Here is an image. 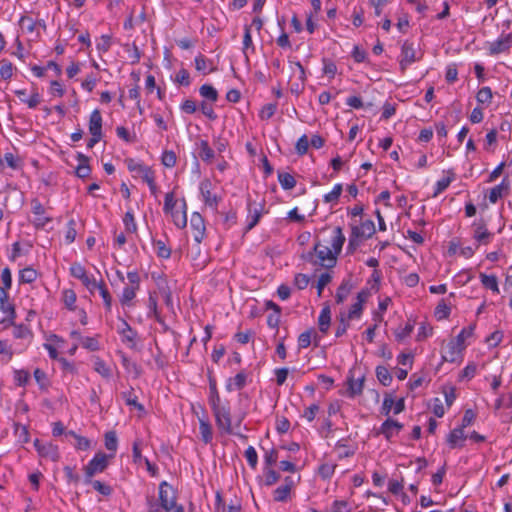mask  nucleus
I'll return each mask as SVG.
<instances>
[{"instance_id": "1", "label": "nucleus", "mask_w": 512, "mask_h": 512, "mask_svg": "<svg viewBox=\"0 0 512 512\" xmlns=\"http://www.w3.org/2000/svg\"><path fill=\"white\" fill-rule=\"evenodd\" d=\"M302 259L313 265H319L325 268H332L337 263V256L332 250L323 246L318 238H316L313 249L302 255Z\"/></svg>"}, {"instance_id": "43", "label": "nucleus", "mask_w": 512, "mask_h": 512, "mask_svg": "<svg viewBox=\"0 0 512 512\" xmlns=\"http://www.w3.org/2000/svg\"><path fill=\"white\" fill-rule=\"evenodd\" d=\"M313 333H315L314 328H310L299 335V337H298L299 349H304L311 345Z\"/></svg>"}, {"instance_id": "33", "label": "nucleus", "mask_w": 512, "mask_h": 512, "mask_svg": "<svg viewBox=\"0 0 512 512\" xmlns=\"http://www.w3.org/2000/svg\"><path fill=\"white\" fill-rule=\"evenodd\" d=\"M199 429H200V434H201L202 441L205 444L210 443L212 441V439H213V433H212L211 424L208 421L204 420V419H200L199 420Z\"/></svg>"}, {"instance_id": "30", "label": "nucleus", "mask_w": 512, "mask_h": 512, "mask_svg": "<svg viewBox=\"0 0 512 512\" xmlns=\"http://www.w3.org/2000/svg\"><path fill=\"white\" fill-rule=\"evenodd\" d=\"M209 380V404L210 406L219 404L221 402V398L217 389V384L215 378L212 376L211 373L208 375Z\"/></svg>"}, {"instance_id": "36", "label": "nucleus", "mask_w": 512, "mask_h": 512, "mask_svg": "<svg viewBox=\"0 0 512 512\" xmlns=\"http://www.w3.org/2000/svg\"><path fill=\"white\" fill-rule=\"evenodd\" d=\"M38 277L37 271L32 267H26L19 272V281L21 283H33Z\"/></svg>"}, {"instance_id": "10", "label": "nucleus", "mask_w": 512, "mask_h": 512, "mask_svg": "<svg viewBox=\"0 0 512 512\" xmlns=\"http://www.w3.org/2000/svg\"><path fill=\"white\" fill-rule=\"evenodd\" d=\"M31 205L32 212L36 215L34 220L35 227L38 229L44 228L48 222L52 221V218L45 216V208L38 199H33Z\"/></svg>"}, {"instance_id": "41", "label": "nucleus", "mask_w": 512, "mask_h": 512, "mask_svg": "<svg viewBox=\"0 0 512 512\" xmlns=\"http://www.w3.org/2000/svg\"><path fill=\"white\" fill-rule=\"evenodd\" d=\"M337 319L339 321V324L336 328V331H335V336L337 338L339 337H342L346 332H347V329L349 327V320L347 317H346V313L345 312H340V314L337 316Z\"/></svg>"}, {"instance_id": "48", "label": "nucleus", "mask_w": 512, "mask_h": 512, "mask_svg": "<svg viewBox=\"0 0 512 512\" xmlns=\"http://www.w3.org/2000/svg\"><path fill=\"white\" fill-rule=\"evenodd\" d=\"M77 296L74 290L72 289H66L63 291V301L65 306L69 310H75V302H76Z\"/></svg>"}, {"instance_id": "2", "label": "nucleus", "mask_w": 512, "mask_h": 512, "mask_svg": "<svg viewBox=\"0 0 512 512\" xmlns=\"http://www.w3.org/2000/svg\"><path fill=\"white\" fill-rule=\"evenodd\" d=\"M217 427L226 434L232 433L230 408L228 405L219 404L211 406Z\"/></svg>"}, {"instance_id": "25", "label": "nucleus", "mask_w": 512, "mask_h": 512, "mask_svg": "<svg viewBox=\"0 0 512 512\" xmlns=\"http://www.w3.org/2000/svg\"><path fill=\"white\" fill-rule=\"evenodd\" d=\"M446 173H447L446 177H443L442 179L437 181L433 197H436L437 195L442 193L444 190H446L448 188V186L451 184V182L455 180L456 174L454 173V171L452 169L447 170Z\"/></svg>"}, {"instance_id": "40", "label": "nucleus", "mask_w": 512, "mask_h": 512, "mask_svg": "<svg viewBox=\"0 0 512 512\" xmlns=\"http://www.w3.org/2000/svg\"><path fill=\"white\" fill-rule=\"evenodd\" d=\"M199 93L202 97L210 100L211 102H216L218 100V92L210 84H203L199 89Z\"/></svg>"}, {"instance_id": "45", "label": "nucleus", "mask_w": 512, "mask_h": 512, "mask_svg": "<svg viewBox=\"0 0 512 512\" xmlns=\"http://www.w3.org/2000/svg\"><path fill=\"white\" fill-rule=\"evenodd\" d=\"M492 90L490 87H482L476 95V100L480 104H490L492 100Z\"/></svg>"}, {"instance_id": "39", "label": "nucleus", "mask_w": 512, "mask_h": 512, "mask_svg": "<svg viewBox=\"0 0 512 512\" xmlns=\"http://www.w3.org/2000/svg\"><path fill=\"white\" fill-rule=\"evenodd\" d=\"M414 330V322H411V321H408L406 323V325L401 328V327H398L395 331H394V335H395V339L398 341V342H401L403 341L405 338H407L408 336H410V334L413 332Z\"/></svg>"}, {"instance_id": "53", "label": "nucleus", "mask_w": 512, "mask_h": 512, "mask_svg": "<svg viewBox=\"0 0 512 512\" xmlns=\"http://www.w3.org/2000/svg\"><path fill=\"white\" fill-rule=\"evenodd\" d=\"M387 423H389L388 418L381 424L379 430H377L376 432V435L382 434L384 435L387 441H391L392 437L397 434L395 433V430L392 427V425L386 426Z\"/></svg>"}, {"instance_id": "17", "label": "nucleus", "mask_w": 512, "mask_h": 512, "mask_svg": "<svg viewBox=\"0 0 512 512\" xmlns=\"http://www.w3.org/2000/svg\"><path fill=\"white\" fill-rule=\"evenodd\" d=\"M510 185L507 177H505L502 182L490 190L488 195L489 201L491 203H496L500 198L509 193Z\"/></svg>"}, {"instance_id": "37", "label": "nucleus", "mask_w": 512, "mask_h": 512, "mask_svg": "<svg viewBox=\"0 0 512 512\" xmlns=\"http://www.w3.org/2000/svg\"><path fill=\"white\" fill-rule=\"evenodd\" d=\"M248 210H249V215H248V223H247V226L245 229L246 232L253 229L257 225V223L259 222V220L261 218V210L254 209L252 211L250 201H248Z\"/></svg>"}, {"instance_id": "46", "label": "nucleus", "mask_w": 512, "mask_h": 512, "mask_svg": "<svg viewBox=\"0 0 512 512\" xmlns=\"http://www.w3.org/2000/svg\"><path fill=\"white\" fill-rule=\"evenodd\" d=\"M156 254L159 258L168 259L171 256V248L167 247L162 240H155Z\"/></svg>"}, {"instance_id": "38", "label": "nucleus", "mask_w": 512, "mask_h": 512, "mask_svg": "<svg viewBox=\"0 0 512 512\" xmlns=\"http://www.w3.org/2000/svg\"><path fill=\"white\" fill-rule=\"evenodd\" d=\"M450 313L451 307L446 304L444 299L440 300L434 311V315L437 318V320L447 319Z\"/></svg>"}, {"instance_id": "7", "label": "nucleus", "mask_w": 512, "mask_h": 512, "mask_svg": "<svg viewBox=\"0 0 512 512\" xmlns=\"http://www.w3.org/2000/svg\"><path fill=\"white\" fill-rule=\"evenodd\" d=\"M190 226L194 230V240L197 243H201L205 236V221L202 215L198 212H194L191 215Z\"/></svg>"}, {"instance_id": "29", "label": "nucleus", "mask_w": 512, "mask_h": 512, "mask_svg": "<svg viewBox=\"0 0 512 512\" xmlns=\"http://www.w3.org/2000/svg\"><path fill=\"white\" fill-rule=\"evenodd\" d=\"M122 398L124 399L126 405L134 406L138 411L143 412L144 406L138 402L137 396L134 394L133 387H130L128 391H124L121 393Z\"/></svg>"}, {"instance_id": "21", "label": "nucleus", "mask_w": 512, "mask_h": 512, "mask_svg": "<svg viewBox=\"0 0 512 512\" xmlns=\"http://www.w3.org/2000/svg\"><path fill=\"white\" fill-rule=\"evenodd\" d=\"M247 374L244 371L237 373L234 377L228 379L226 383V390L231 392L233 390H241L245 387Z\"/></svg>"}, {"instance_id": "54", "label": "nucleus", "mask_w": 512, "mask_h": 512, "mask_svg": "<svg viewBox=\"0 0 512 512\" xmlns=\"http://www.w3.org/2000/svg\"><path fill=\"white\" fill-rule=\"evenodd\" d=\"M94 369L97 373H99L102 377L109 379L112 375L111 369L106 365V363L101 360L97 359L94 363Z\"/></svg>"}, {"instance_id": "16", "label": "nucleus", "mask_w": 512, "mask_h": 512, "mask_svg": "<svg viewBox=\"0 0 512 512\" xmlns=\"http://www.w3.org/2000/svg\"><path fill=\"white\" fill-rule=\"evenodd\" d=\"M7 290L9 289L0 287V310L9 315L10 323L13 324V320L16 317V311L15 307L8 303L9 295Z\"/></svg>"}, {"instance_id": "62", "label": "nucleus", "mask_w": 512, "mask_h": 512, "mask_svg": "<svg viewBox=\"0 0 512 512\" xmlns=\"http://www.w3.org/2000/svg\"><path fill=\"white\" fill-rule=\"evenodd\" d=\"M245 457L247 459L248 464L252 469H255L258 464V455L253 446H249L245 451Z\"/></svg>"}, {"instance_id": "44", "label": "nucleus", "mask_w": 512, "mask_h": 512, "mask_svg": "<svg viewBox=\"0 0 512 512\" xmlns=\"http://www.w3.org/2000/svg\"><path fill=\"white\" fill-rule=\"evenodd\" d=\"M335 468L336 464L334 463H323L318 468V474L324 480L330 479L334 474Z\"/></svg>"}, {"instance_id": "60", "label": "nucleus", "mask_w": 512, "mask_h": 512, "mask_svg": "<svg viewBox=\"0 0 512 512\" xmlns=\"http://www.w3.org/2000/svg\"><path fill=\"white\" fill-rule=\"evenodd\" d=\"M14 380L18 386H25L30 380V374L26 370H15Z\"/></svg>"}, {"instance_id": "63", "label": "nucleus", "mask_w": 512, "mask_h": 512, "mask_svg": "<svg viewBox=\"0 0 512 512\" xmlns=\"http://www.w3.org/2000/svg\"><path fill=\"white\" fill-rule=\"evenodd\" d=\"M278 460V451L272 448L269 451H266L264 455V464L265 468H272L273 465L276 464Z\"/></svg>"}, {"instance_id": "18", "label": "nucleus", "mask_w": 512, "mask_h": 512, "mask_svg": "<svg viewBox=\"0 0 512 512\" xmlns=\"http://www.w3.org/2000/svg\"><path fill=\"white\" fill-rule=\"evenodd\" d=\"M76 158L79 162L78 166L75 169L76 176L81 179L89 177L91 173V167L89 165L90 158L81 152L77 153Z\"/></svg>"}, {"instance_id": "27", "label": "nucleus", "mask_w": 512, "mask_h": 512, "mask_svg": "<svg viewBox=\"0 0 512 512\" xmlns=\"http://www.w3.org/2000/svg\"><path fill=\"white\" fill-rule=\"evenodd\" d=\"M186 209H187L186 201L183 199L182 200V211L170 212V214L173 218V222L178 228H184L187 225Z\"/></svg>"}, {"instance_id": "56", "label": "nucleus", "mask_w": 512, "mask_h": 512, "mask_svg": "<svg viewBox=\"0 0 512 512\" xmlns=\"http://www.w3.org/2000/svg\"><path fill=\"white\" fill-rule=\"evenodd\" d=\"M99 293L103 299L106 310L110 311L112 306V297L103 281H101V286H99Z\"/></svg>"}, {"instance_id": "59", "label": "nucleus", "mask_w": 512, "mask_h": 512, "mask_svg": "<svg viewBox=\"0 0 512 512\" xmlns=\"http://www.w3.org/2000/svg\"><path fill=\"white\" fill-rule=\"evenodd\" d=\"M276 110H277L276 103L266 104L262 107L259 116L262 120H268L275 114Z\"/></svg>"}, {"instance_id": "3", "label": "nucleus", "mask_w": 512, "mask_h": 512, "mask_svg": "<svg viewBox=\"0 0 512 512\" xmlns=\"http://www.w3.org/2000/svg\"><path fill=\"white\" fill-rule=\"evenodd\" d=\"M108 455L103 452H98L94 457L84 466V472H88L90 475H96L104 472L108 467Z\"/></svg>"}, {"instance_id": "23", "label": "nucleus", "mask_w": 512, "mask_h": 512, "mask_svg": "<svg viewBox=\"0 0 512 512\" xmlns=\"http://www.w3.org/2000/svg\"><path fill=\"white\" fill-rule=\"evenodd\" d=\"M198 156L206 163H211L215 153L214 150L209 146L207 140H200L198 143Z\"/></svg>"}, {"instance_id": "19", "label": "nucleus", "mask_w": 512, "mask_h": 512, "mask_svg": "<svg viewBox=\"0 0 512 512\" xmlns=\"http://www.w3.org/2000/svg\"><path fill=\"white\" fill-rule=\"evenodd\" d=\"M364 381H365V376H362L357 380L354 379L353 375L348 376L347 377L348 396L351 398H354L355 396L361 395L363 392V388H364Z\"/></svg>"}, {"instance_id": "26", "label": "nucleus", "mask_w": 512, "mask_h": 512, "mask_svg": "<svg viewBox=\"0 0 512 512\" xmlns=\"http://www.w3.org/2000/svg\"><path fill=\"white\" fill-rule=\"evenodd\" d=\"M123 328L120 330V334L122 335V340L130 344V347L133 348L135 346V338L137 337V332L132 329V327L127 323V321L122 320Z\"/></svg>"}, {"instance_id": "32", "label": "nucleus", "mask_w": 512, "mask_h": 512, "mask_svg": "<svg viewBox=\"0 0 512 512\" xmlns=\"http://www.w3.org/2000/svg\"><path fill=\"white\" fill-rule=\"evenodd\" d=\"M479 277L484 288L489 289L495 293H499L498 280L495 275L480 273Z\"/></svg>"}, {"instance_id": "9", "label": "nucleus", "mask_w": 512, "mask_h": 512, "mask_svg": "<svg viewBox=\"0 0 512 512\" xmlns=\"http://www.w3.org/2000/svg\"><path fill=\"white\" fill-rule=\"evenodd\" d=\"M512 46V35H502L496 41L490 43L488 51L490 55H498L507 52Z\"/></svg>"}, {"instance_id": "12", "label": "nucleus", "mask_w": 512, "mask_h": 512, "mask_svg": "<svg viewBox=\"0 0 512 512\" xmlns=\"http://www.w3.org/2000/svg\"><path fill=\"white\" fill-rule=\"evenodd\" d=\"M465 347V345L460 344L456 340H451L447 344V351L442 355L443 361L455 362L460 357Z\"/></svg>"}, {"instance_id": "4", "label": "nucleus", "mask_w": 512, "mask_h": 512, "mask_svg": "<svg viewBox=\"0 0 512 512\" xmlns=\"http://www.w3.org/2000/svg\"><path fill=\"white\" fill-rule=\"evenodd\" d=\"M472 228L473 239L477 242V247H479L481 244H488L494 235L487 229V225L484 219L474 221L472 223Z\"/></svg>"}, {"instance_id": "31", "label": "nucleus", "mask_w": 512, "mask_h": 512, "mask_svg": "<svg viewBox=\"0 0 512 512\" xmlns=\"http://www.w3.org/2000/svg\"><path fill=\"white\" fill-rule=\"evenodd\" d=\"M121 362L123 367L128 373H132L134 378H138L141 375V368L137 363L131 361L129 357H127L125 354L121 355Z\"/></svg>"}, {"instance_id": "22", "label": "nucleus", "mask_w": 512, "mask_h": 512, "mask_svg": "<svg viewBox=\"0 0 512 512\" xmlns=\"http://www.w3.org/2000/svg\"><path fill=\"white\" fill-rule=\"evenodd\" d=\"M331 324V310L328 304H325L322 308L320 315L318 317V326L320 332L326 334L330 328Z\"/></svg>"}, {"instance_id": "13", "label": "nucleus", "mask_w": 512, "mask_h": 512, "mask_svg": "<svg viewBox=\"0 0 512 512\" xmlns=\"http://www.w3.org/2000/svg\"><path fill=\"white\" fill-rule=\"evenodd\" d=\"M354 284L352 282V276L349 275L347 278L343 279L341 284L336 290L335 294V301L337 304H342L348 295L350 294L351 290L353 289Z\"/></svg>"}, {"instance_id": "50", "label": "nucleus", "mask_w": 512, "mask_h": 512, "mask_svg": "<svg viewBox=\"0 0 512 512\" xmlns=\"http://www.w3.org/2000/svg\"><path fill=\"white\" fill-rule=\"evenodd\" d=\"M123 223L127 232L135 233L137 231V225L132 211H127L125 213L123 217Z\"/></svg>"}, {"instance_id": "8", "label": "nucleus", "mask_w": 512, "mask_h": 512, "mask_svg": "<svg viewBox=\"0 0 512 512\" xmlns=\"http://www.w3.org/2000/svg\"><path fill=\"white\" fill-rule=\"evenodd\" d=\"M351 231L354 233L355 237H360L361 239L362 238L368 239V238H371L375 234L376 229H375L374 222L370 219H367V220L361 222L360 225L352 224Z\"/></svg>"}, {"instance_id": "35", "label": "nucleus", "mask_w": 512, "mask_h": 512, "mask_svg": "<svg viewBox=\"0 0 512 512\" xmlns=\"http://www.w3.org/2000/svg\"><path fill=\"white\" fill-rule=\"evenodd\" d=\"M278 181L284 190H291L296 186L294 176L287 172H278Z\"/></svg>"}, {"instance_id": "64", "label": "nucleus", "mask_w": 512, "mask_h": 512, "mask_svg": "<svg viewBox=\"0 0 512 512\" xmlns=\"http://www.w3.org/2000/svg\"><path fill=\"white\" fill-rule=\"evenodd\" d=\"M147 505H148V511L146 512H169L172 509L170 508H163L160 506V504L157 503V501L153 497H147Z\"/></svg>"}, {"instance_id": "5", "label": "nucleus", "mask_w": 512, "mask_h": 512, "mask_svg": "<svg viewBox=\"0 0 512 512\" xmlns=\"http://www.w3.org/2000/svg\"><path fill=\"white\" fill-rule=\"evenodd\" d=\"M163 508L173 509L176 504V496L174 495L172 486L166 481H162L159 485V499L157 501Z\"/></svg>"}, {"instance_id": "28", "label": "nucleus", "mask_w": 512, "mask_h": 512, "mask_svg": "<svg viewBox=\"0 0 512 512\" xmlns=\"http://www.w3.org/2000/svg\"><path fill=\"white\" fill-rule=\"evenodd\" d=\"M195 68L197 71L202 72L203 74H208L210 72L215 71V67H210L212 65V61L206 59V57L203 54H199L195 57Z\"/></svg>"}, {"instance_id": "55", "label": "nucleus", "mask_w": 512, "mask_h": 512, "mask_svg": "<svg viewBox=\"0 0 512 512\" xmlns=\"http://www.w3.org/2000/svg\"><path fill=\"white\" fill-rule=\"evenodd\" d=\"M137 287L127 286L123 289L122 295L120 297V302L122 305L129 304L136 296Z\"/></svg>"}, {"instance_id": "42", "label": "nucleus", "mask_w": 512, "mask_h": 512, "mask_svg": "<svg viewBox=\"0 0 512 512\" xmlns=\"http://www.w3.org/2000/svg\"><path fill=\"white\" fill-rule=\"evenodd\" d=\"M148 308H149L148 317H154L158 323L163 324L164 322L162 320V317L160 316V314L157 310V299L152 294L149 295Z\"/></svg>"}, {"instance_id": "20", "label": "nucleus", "mask_w": 512, "mask_h": 512, "mask_svg": "<svg viewBox=\"0 0 512 512\" xmlns=\"http://www.w3.org/2000/svg\"><path fill=\"white\" fill-rule=\"evenodd\" d=\"M334 235L331 239V242H330V245H331V250L333 253H335L336 256H338L341 251H342V247L345 243V236L343 234V230L340 226H337L334 228Z\"/></svg>"}, {"instance_id": "24", "label": "nucleus", "mask_w": 512, "mask_h": 512, "mask_svg": "<svg viewBox=\"0 0 512 512\" xmlns=\"http://www.w3.org/2000/svg\"><path fill=\"white\" fill-rule=\"evenodd\" d=\"M41 457L48 458L54 462H57L60 458L58 447L53 445L52 443H45L41 448H39V453Z\"/></svg>"}, {"instance_id": "6", "label": "nucleus", "mask_w": 512, "mask_h": 512, "mask_svg": "<svg viewBox=\"0 0 512 512\" xmlns=\"http://www.w3.org/2000/svg\"><path fill=\"white\" fill-rule=\"evenodd\" d=\"M399 60V66L402 73H404L407 67L417 61L416 51L414 44L406 40L401 46V55Z\"/></svg>"}, {"instance_id": "61", "label": "nucleus", "mask_w": 512, "mask_h": 512, "mask_svg": "<svg viewBox=\"0 0 512 512\" xmlns=\"http://www.w3.org/2000/svg\"><path fill=\"white\" fill-rule=\"evenodd\" d=\"M322 62H323V73L325 75H328L330 78H334V76L337 73L336 64L328 58H323Z\"/></svg>"}, {"instance_id": "15", "label": "nucleus", "mask_w": 512, "mask_h": 512, "mask_svg": "<svg viewBox=\"0 0 512 512\" xmlns=\"http://www.w3.org/2000/svg\"><path fill=\"white\" fill-rule=\"evenodd\" d=\"M102 115L98 109L92 111L89 117V132L92 136H102Z\"/></svg>"}, {"instance_id": "47", "label": "nucleus", "mask_w": 512, "mask_h": 512, "mask_svg": "<svg viewBox=\"0 0 512 512\" xmlns=\"http://www.w3.org/2000/svg\"><path fill=\"white\" fill-rule=\"evenodd\" d=\"M291 490H289L288 486H279L273 492V498L276 502H285L289 498Z\"/></svg>"}, {"instance_id": "11", "label": "nucleus", "mask_w": 512, "mask_h": 512, "mask_svg": "<svg viewBox=\"0 0 512 512\" xmlns=\"http://www.w3.org/2000/svg\"><path fill=\"white\" fill-rule=\"evenodd\" d=\"M466 438L467 436L464 433V428L459 426L457 428H454L447 435L446 442L451 449H455L458 447L461 448L464 446V441L466 440Z\"/></svg>"}, {"instance_id": "58", "label": "nucleus", "mask_w": 512, "mask_h": 512, "mask_svg": "<svg viewBox=\"0 0 512 512\" xmlns=\"http://www.w3.org/2000/svg\"><path fill=\"white\" fill-rule=\"evenodd\" d=\"M265 485L272 486L280 478V474L272 468H264Z\"/></svg>"}, {"instance_id": "14", "label": "nucleus", "mask_w": 512, "mask_h": 512, "mask_svg": "<svg viewBox=\"0 0 512 512\" xmlns=\"http://www.w3.org/2000/svg\"><path fill=\"white\" fill-rule=\"evenodd\" d=\"M211 187H212L211 181L208 179H204L200 183V192H201V195L203 196V199H204V202L206 205H208L210 207H216L218 205L219 198L216 195H212Z\"/></svg>"}, {"instance_id": "49", "label": "nucleus", "mask_w": 512, "mask_h": 512, "mask_svg": "<svg viewBox=\"0 0 512 512\" xmlns=\"http://www.w3.org/2000/svg\"><path fill=\"white\" fill-rule=\"evenodd\" d=\"M162 164L167 168H172L176 165L177 157L174 151L165 150L161 157Z\"/></svg>"}, {"instance_id": "51", "label": "nucleus", "mask_w": 512, "mask_h": 512, "mask_svg": "<svg viewBox=\"0 0 512 512\" xmlns=\"http://www.w3.org/2000/svg\"><path fill=\"white\" fill-rule=\"evenodd\" d=\"M105 447L107 450L115 452L117 450V436L115 431H108L105 433Z\"/></svg>"}, {"instance_id": "52", "label": "nucleus", "mask_w": 512, "mask_h": 512, "mask_svg": "<svg viewBox=\"0 0 512 512\" xmlns=\"http://www.w3.org/2000/svg\"><path fill=\"white\" fill-rule=\"evenodd\" d=\"M12 325H14L13 335L15 338L23 339L33 336L32 331L27 326L23 324L15 325L14 323Z\"/></svg>"}, {"instance_id": "57", "label": "nucleus", "mask_w": 512, "mask_h": 512, "mask_svg": "<svg viewBox=\"0 0 512 512\" xmlns=\"http://www.w3.org/2000/svg\"><path fill=\"white\" fill-rule=\"evenodd\" d=\"M13 64L7 60L1 61V67H0V76L4 80H8L13 75Z\"/></svg>"}, {"instance_id": "34", "label": "nucleus", "mask_w": 512, "mask_h": 512, "mask_svg": "<svg viewBox=\"0 0 512 512\" xmlns=\"http://www.w3.org/2000/svg\"><path fill=\"white\" fill-rule=\"evenodd\" d=\"M375 373H376V377H377L378 381L383 386H389L391 384L393 378H392L391 373L385 366H382V365L377 366Z\"/></svg>"}]
</instances>
